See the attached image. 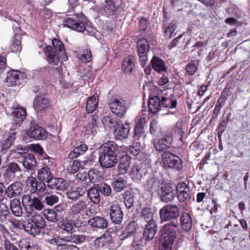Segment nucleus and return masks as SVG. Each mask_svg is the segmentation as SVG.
Returning <instances> with one entry per match:
<instances>
[{"instance_id": "1", "label": "nucleus", "mask_w": 250, "mask_h": 250, "mask_svg": "<svg viewBox=\"0 0 250 250\" xmlns=\"http://www.w3.org/2000/svg\"><path fill=\"white\" fill-rule=\"evenodd\" d=\"M0 230L4 240V248L6 250H41L37 244L31 242L27 239L20 240L18 242V248L10 242V238L13 240L15 239L12 237V235L3 225H0Z\"/></svg>"}, {"instance_id": "2", "label": "nucleus", "mask_w": 250, "mask_h": 250, "mask_svg": "<svg viewBox=\"0 0 250 250\" xmlns=\"http://www.w3.org/2000/svg\"><path fill=\"white\" fill-rule=\"evenodd\" d=\"M177 222L172 221L164 225L161 229L160 250H172V246L177 237Z\"/></svg>"}, {"instance_id": "3", "label": "nucleus", "mask_w": 250, "mask_h": 250, "mask_svg": "<svg viewBox=\"0 0 250 250\" xmlns=\"http://www.w3.org/2000/svg\"><path fill=\"white\" fill-rule=\"evenodd\" d=\"M21 202L28 213H31L35 210H41L43 208V205L39 198L28 194L22 196Z\"/></svg>"}, {"instance_id": "4", "label": "nucleus", "mask_w": 250, "mask_h": 250, "mask_svg": "<svg viewBox=\"0 0 250 250\" xmlns=\"http://www.w3.org/2000/svg\"><path fill=\"white\" fill-rule=\"evenodd\" d=\"M159 215L161 223L169 221L175 219L179 217L180 209L176 205L167 204L160 210Z\"/></svg>"}, {"instance_id": "5", "label": "nucleus", "mask_w": 250, "mask_h": 250, "mask_svg": "<svg viewBox=\"0 0 250 250\" xmlns=\"http://www.w3.org/2000/svg\"><path fill=\"white\" fill-rule=\"evenodd\" d=\"M165 168H170L179 170L182 168V163L179 157L169 151H164L161 156Z\"/></svg>"}, {"instance_id": "6", "label": "nucleus", "mask_w": 250, "mask_h": 250, "mask_svg": "<svg viewBox=\"0 0 250 250\" xmlns=\"http://www.w3.org/2000/svg\"><path fill=\"white\" fill-rule=\"evenodd\" d=\"M125 101L122 99L112 97L109 102V108L112 112L122 118L126 111Z\"/></svg>"}, {"instance_id": "7", "label": "nucleus", "mask_w": 250, "mask_h": 250, "mask_svg": "<svg viewBox=\"0 0 250 250\" xmlns=\"http://www.w3.org/2000/svg\"><path fill=\"white\" fill-rule=\"evenodd\" d=\"M158 192L161 200L165 202L171 201L175 196L174 188L170 183H162L158 187Z\"/></svg>"}, {"instance_id": "8", "label": "nucleus", "mask_w": 250, "mask_h": 250, "mask_svg": "<svg viewBox=\"0 0 250 250\" xmlns=\"http://www.w3.org/2000/svg\"><path fill=\"white\" fill-rule=\"evenodd\" d=\"M147 167L146 163L135 164L131 168L129 175L134 181H140L146 175Z\"/></svg>"}, {"instance_id": "9", "label": "nucleus", "mask_w": 250, "mask_h": 250, "mask_svg": "<svg viewBox=\"0 0 250 250\" xmlns=\"http://www.w3.org/2000/svg\"><path fill=\"white\" fill-rule=\"evenodd\" d=\"M26 184L32 193L38 194L42 193L46 189V185L44 183L38 182L36 178L32 176H30L27 178Z\"/></svg>"}, {"instance_id": "10", "label": "nucleus", "mask_w": 250, "mask_h": 250, "mask_svg": "<svg viewBox=\"0 0 250 250\" xmlns=\"http://www.w3.org/2000/svg\"><path fill=\"white\" fill-rule=\"evenodd\" d=\"M63 24L65 26L69 28L75 30L78 32H83L86 31L85 22L82 21L77 19L68 18L64 21Z\"/></svg>"}, {"instance_id": "11", "label": "nucleus", "mask_w": 250, "mask_h": 250, "mask_svg": "<svg viewBox=\"0 0 250 250\" xmlns=\"http://www.w3.org/2000/svg\"><path fill=\"white\" fill-rule=\"evenodd\" d=\"M110 218L115 224H121L124 214L120 206L117 204L112 205L109 208Z\"/></svg>"}, {"instance_id": "12", "label": "nucleus", "mask_w": 250, "mask_h": 250, "mask_svg": "<svg viewBox=\"0 0 250 250\" xmlns=\"http://www.w3.org/2000/svg\"><path fill=\"white\" fill-rule=\"evenodd\" d=\"M137 47L138 54L140 59L141 65L144 66L147 60L146 51L148 48V41L145 38L140 39L137 42Z\"/></svg>"}, {"instance_id": "13", "label": "nucleus", "mask_w": 250, "mask_h": 250, "mask_svg": "<svg viewBox=\"0 0 250 250\" xmlns=\"http://www.w3.org/2000/svg\"><path fill=\"white\" fill-rule=\"evenodd\" d=\"M27 135L30 138L35 140L44 139L47 136L45 130L38 125L30 126L27 132Z\"/></svg>"}, {"instance_id": "14", "label": "nucleus", "mask_w": 250, "mask_h": 250, "mask_svg": "<svg viewBox=\"0 0 250 250\" xmlns=\"http://www.w3.org/2000/svg\"><path fill=\"white\" fill-rule=\"evenodd\" d=\"M172 138L170 135H167L163 138L155 139L154 147L158 151H163L168 149L171 145Z\"/></svg>"}, {"instance_id": "15", "label": "nucleus", "mask_w": 250, "mask_h": 250, "mask_svg": "<svg viewBox=\"0 0 250 250\" xmlns=\"http://www.w3.org/2000/svg\"><path fill=\"white\" fill-rule=\"evenodd\" d=\"M22 184L20 182H16L11 184L5 189V194L8 198H16L22 192Z\"/></svg>"}, {"instance_id": "16", "label": "nucleus", "mask_w": 250, "mask_h": 250, "mask_svg": "<svg viewBox=\"0 0 250 250\" xmlns=\"http://www.w3.org/2000/svg\"><path fill=\"white\" fill-rule=\"evenodd\" d=\"M99 162L101 166L104 168H109L114 166L118 162L116 155L108 154L101 152Z\"/></svg>"}, {"instance_id": "17", "label": "nucleus", "mask_w": 250, "mask_h": 250, "mask_svg": "<svg viewBox=\"0 0 250 250\" xmlns=\"http://www.w3.org/2000/svg\"><path fill=\"white\" fill-rule=\"evenodd\" d=\"M157 230V226L154 220H149L144 230V239L146 241L152 240L155 236Z\"/></svg>"}, {"instance_id": "18", "label": "nucleus", "mask_w": 250, "mask_h": 250, "mask_svg": "<svg viewBox=\"0 0 250 250\" xmlns=\"http://www.w3.org/2000/svg\"><path fill=\"white\" fill-rule=\"evenodd\" d=\"M50 105L48 98L44 95H38L33 103L35 109L39 112L48 108Z\"/></svg>"}, {"instance_id": "19", "label": "nucleus", "mask_w": 250, "mask_h": 250, "mask_svg": "<svg viewBox=\"0 0 250 250\" xmlns=\"http://www.w3.org/2000/svg\"><path fill=\"white\" fill-rule=\"evenodd\" d=\"M130 130V124L128 122H125L124 125H118L114 130L115 137L119 140L126 139L128 138Z\"/></svg>"}, {"instance_id": "20", "label": "nucleus", "mask_w": 250, "mask_h": 250, "mask_svg": "<svg viewBox=\"0 0 250 250\" xmlns=\"http://www.w3.org/2000/svg\"><path fill=\"white\" fill-rule=\"evenodd\" d=\"M26 115V110L23 108L18 107L13 112V129L19 127L25 119Z\"/></svg>"}, {"instance_id": "21", "label": "nucleus", "mask_w": 250, "mask_h": 250, "mask_svg": "<svg viewBox=\"0 0 250 250\" xmlns=\"http://www.w3.org/2000/svg\"><path fill=\"white\" fill-rule=\"evenodd\" d=\"M48 186L52 189H55L59 190H63L67 188L68 184L67 182L61 178H52L48 184Z\"/></svg>"}, {"instance_id": "22", "label": "nucleus", "mask_w": 250, "mask_h": 250, "mask_svg": "<svg viewBox=\"0 0 250 250\" xmlns=\"http://www.w3.org/2000/svg\"><path fill=\"white\" fill-rule=\"evenodd\" d=\"M46 60L51 65H57L59 62V58L54 49L48 46L44 48Z\"/></svg>"}, {"instance_id": "23", "label": "nucleus", "mask_w": 250, "mask_h": 250, "mask_svg": "<svg viewBox=\"0 0 250 250\" xmlns=\"http://www.w3.org/2000/svg\"><path fill=\"white\" fill-rule=\"evenodd\" d=\"M149 111L152 114H156L161 108V97L155 96L149 98L148 103Z\"/></svg>"}, {"instance_id": "24", "label": "nucleus", "mask_w": 250, "mask_h": 250, "mask_svg": "<svg viewBox=\"0 0 250 250\" xmlns=\"http://www.w3.org/2000/svg\"><path fill=\"white\" fill-rule=\"evenodd\" d=\"M131 157L126 154L123 155L120 159L118 166V170L119 174H125L128 171L130 166Z\"/></svg>"}, {"instance_id": "25", "label": "nucleus", "mask_w": 250, "mask_h": 250, "mask_svg": "<svg viewBox=\"0 0 250 250\" xmlns=\"http://www.w3.org/2000/svg\"><path fill=\"white\" fill-rule=\"evenodd\" d=\"M60 206L56 208V210L52 209H45L43 211V215L45 218L51 222H58L62 218L60 215L58 214L57 212H59Z\"/></svg>"}, {"instance_id": "26", "label": "nucleus", "mask_w": 250, "mask_h": 250, "mask_svg": "<svg viewBox=\"0 0 250 250\" xmlns=\"http://www.w3.org/2000/svg\"><path fill=\"white\" fill-rule=\"evenodd\" d=\"M22 226L24 230L31 235H37L40 233L41 229L36 227L30 220L23 221Z\"/></svg>"}, {"instance_id": "27", "label": "nucleus", "mask_w": 250, "mask_h": 250, "mask_svg": "<svg viewBox=\"0 0 250 250\" xmlns=\"http://www.w3.org/2000/svg\"><path fill=\"white\" fill-rule=\"evenodd\" d=\"M88 224L93 228L97 229H104L107 227V222L103 217L96 216L90 218Z\"/></svg>"}, {"instance_id": "28", "label": "nucleus", "mask_w": 250, "mask_h": 250, "mask_svg": "<svg viewBox=\"0 0 250 250\" xmlns=\"http://www.w3.org/2000/svg\"><path fill=\"white\" fill-rule=\"evenodd\" d=\"M52 177L50 168L47 166L41 168L38 171V178L40 182L43 183L45 182L48 184Z\"/></svg>"}, {"instance_id": "29", "label": "nucleus", "mask_w": 250, "mask_h": 250, "mask_svg": "<svg viewBox=\"0 0 250 250\" xmlns=\"http://www.w3.org/2000/svg\"><path fill=\"white\" fill-rule=\"evenodd\" d=\"M86 191V187L83 186L68 191L66 192V195L69 199L75 200L82 196Z\"/></svg>"}, {"instance_id": "30", "label": "nucleus", "mask_w": 250, "mask_h": 250, "mask_svg": "<svg viewBox=\"0 0 250 250\" xmlns=\"http://www.w3.org/2000/svg\"><path fill=\"white\" fill-rule=\"evenodd\" d=\"M22 74L21 72L17 70H11L7 73L6 79V82L7 85L11 86L18 84L19 83V77Z\"/></svg>"}, {"instance_id": "31", "label": "nucleus", "mask_w": 250, "mask_h": 250, "mask_svg": "<svg viewBox=\"0 0 250 250\" xmlns=\"http://www.w3.org/2000/svg\"><path fill=\"white\" fill-rule=\"evenodd\" d=\"M152 68L159 73L167 71L165 62L158 57L154 56L151 61Z\"/></svg>"}, {"instance_id": "32", "label": "nucleus", "mask_w": 250, "mask_h": 250, "mask_svg": "<svg viewBox=\"0 0 250 250\" xmlns=\"http://www.w3.org/2000/svg\"><path fill=\"white\" fill-rule=\"evenodd\" d=\"M102 152L108 154L116 155V152L118 150L119 146L113 141H108L102 146Z\"/></svg>"}, {"instance_id": "33", "label": "nucleus", "mask_w": 250, "mask_h": 250, "mask_svg": "<svg viewBox=\"0 0 250 250\" xmlns=\"http://www.w3.org/2000/svg\"><path fill=\"white\" fill-rule=\"evenodd\" d=\"M10 208L11 212L15 216L20 217L22 215L23 209L19 199L14 198L11 201Z\"/></svg>"}, {"instance_id": "34", "label": "nucleus", "mask_w": 250, "mask_h": 250, "mask_svg": "<svg viewBox=\"0 0 250 250\" xmlns=\"http://www.w3.org/2000/svg\"><path fill=\"white\" fill-rule=\"evenodd\" d=\"M134 57L129 55L125 58L123 62L122 69L125 73L130 74L134 67Z\"/></svg>"}, {"instance_id": "35", "label": "nucleus", "mask_w": 250, "mask_h": 250, "mask_svg": "<svg viewBox=\"0 0 250 250\" xmlns=\"http://www.w3.org/2000/svg\"><path fill=\"white\" fill-rule=\"evenodd\" d=\"M182 229L186 231H189L192 228V218L190 215L186 212L183 213L180 218Z\"/></svg>"}, {"instance_id": "36", "label": "nucleus", "mask_w": 250, "mask_h": 250, "mask_svg": "<svg viewBox=\"0 0 250 250\" xmlns=\"http://www.w3.org/2000/svg\"><path fill=\"white\" fill-rule=\"evenodd\" d=\"M99 104V96L94 94L87 99L86 110L88 113H92L97 108Z\"/></svg>"}, {"instance_id": "37", "label": "nucleus", "mask_w": 250, "mask_h": 250, "mask_svg": "<svg viewBox=\"0 0 250 250\" xmlns=\"http://www.w3.org/2000/svg\"><path fill=\"white\" fill-rule=\"evenodd\" d=\"M22 159L23 166L26 169H32L37 166L36 158L32 154H28Z\"/></svg>"}, {"instance_id": "38", "label": "nucleus", "mask_w": 250, "mask_h": 250, "mask_svg": "<svg viewBox=\"0 0 250 250\" xmlns=\"http://www.w3.org/2000/svg\"><path fill=\"white\" fill-rule=\"evenodd\" d=\"M52 43L54 49L61 53V57L62 59L65 61L67 60V56L64 51V47L63 43L58 39H54L52 41Z\"/></svg>"}, {"instance_id": "39", "label": "nucleus", "mask_w": 250, "mask_h": 250, "mask_svg": "<svg viewBox=\"0 0 250 250\" xmlns=\"http://www.w3.org/2000/svg\"><path fill=\"white\" fill-rule=\"evenodd\" d=\"M99 188L96 187L90 188L87 191V196L90 201L95 204H98L100 202L101 197Z\"/></svg>"}, {"instance_id": "40", "label": "nucleus", "mask_w": 250, "mask_h": 250, "mask_svg": "<svg viewBox=\"0 0 250 250\" xmlns=\"http://www.w3.org/2000/svg\"><path fill=\"white\" fill-rule=\"evenodd\" d=\"M88 149L85 144H82L76 146L69 154V158L73 159L83 154Z\"/></svg>"}, {"instance_id": "41", "label": "nucleus", "mask_w": 250, "mask_h": 250, "mask_svg": "<svg viewBox=\"0 0 250 250\" xmlns=\"http://www.w3.org/2000/svg\"><path fill=\"white\" fill-rule=\"evenodd\" d=\"M65 242H70L80 244L84 242L85 237L83 235L73 234L72 232L69 235L64 237Z\"/></svg>"}, {"instance_id": "42", "label": "nucleus", "mask_w": 250, "mask_h": 250, "mask_svg": "<svg viewBox=\"0 0 250 250\" xmlns=\"http://www.w3.org/2000/svg\"><path fill=\"white\" fill-rule=\"evenodd\" d=\"M87 204L85 201L81 200L73 204L71 207V212L75 214L81 213L83 212L87 208Z\"/></svg>"}, {"instance_id": "43", "label": "nucleus", "mask_w": 250, "mask_h": 250, "mask_svg": "<svg viewBox=\"0 0 250 250\" xmlns=\"http://www.w3.org/2000/svg\"><path fill=\"white\" fill-rule=\"evenodd\" d=\"M112 186L114 191L121 192L125 188L126 181L123 178H118L113 182Z\"/></svg>"}, {"instance_id": "44", "label": "nucleus", "mask_w": 250, "mask_h": 250, "mask_svg": "<svg viewBox=\"0 0 250 250\" xmlns=\"http://www.w3.org/2000/svg\"><path fill=\"white\" fill-rule=\"evenodd\" d=\"M36 227L40 229L45 226V221L41 214L36 213L31 217L30 220Z\"/></svg>"}, {"instance_id": "45", "label": "nucleus", "mask_w": 250, "mask_h": 250, "mask_svg": "<svg viewBox=\"0 0 250 250\" xmlns=\"http://www.w3.org/2000/svg\"><path fill=\"white\" fill-rule=\"evenodd\" d=\"M59 227L63 231H66L70 234L73 232V222L71 220L61 221L58 222Z\"/></svg>"}, {"instance_id": "46", "label": "nucleus", "mask_w": 250, "mask_h": 250, "mask_svg": "<svg viewBox=\"0 0 250 250\" xmlns=\"http://www.w3.org/2000/svg\"><path fill=\"white\" fill-rule=\"evenodd\" d=\"M103 5L104 10L108 15H113L116 9L113 0H104Z\"/></svg>"}, {"instance_id": "47", "label": "nucleus", "mask_w": 250, "mask_h": 250, "mask_svg": "<svg viewBox=\"0 0 250 250\" xmlns=\"http://www.w3.org/2000/svg\"><path fill=\"white\" fill-rule=\"evenodd\" d=\"M161 102L162 107H165L168 108H173L176 107L177 105V101L176 100H173L170 98L166 97H161Z\"/></svg>"}, {"instance_id": "48", "label": "nucleus", "mask_w": 250, "mask_h": 250, "mask_svg": "<svg viewBox=\"0 0 250 250\" xmlns=\"http://www.w3.org/2000/svg\"><path fill=\"white\" fill-rule=\"evenodd\" d=\"M16 132L9 133V135L1 143V146L3 149H8L14 143L15 140Z\"/></svg>"}, {"instance_id": "49", "label": "nucleus", "mask_w": 250, "mask_h": 250, "mask_svg": "<svg viewBox=\"0 0 250 250\" xmlns=\"http://www.w3.org/2000/svg\"><path fill=\"white\" fill-rule=\"evenodd\" d=\"M46 241L49 244L53 246H56L57 250H59V247H63V246L65 244L64 243V242H65L64 237L60 238L57 237L56 238L48 239Z\"/></svg>"}, {"instance_id": "50", "label": "nucleus", "mask_w": 250, "mask_h": 250, "mask_svg": "<svg viewBox=\"0 0 250 250\" xmlns=\"http://www.w3.org/2000/svg\"><path fill=\"white\" fill-rule=\"evenodd\" d=\"M134 198L132 194L129 191L125 192L124 196V203L127 208L130 209L133 206Z\"/></svg>"}, {"instance_id": "51", "label": "nucleus", "mask_w": 250, "mask_h": 250, "mask_svg": "<svg viewBox=\"0 0 250 250\" xmlns=\"http://www.w3.org/2000/svg\"><path fill=\"white\" fill-rule=\"evenodd\" d=\"M87 129L90 130L92 134L97 133L99 130L97 116L93 115L92 116L91 120L88 125Z\"/></svg>"}, {"instance_id": "52", "label": "nucleus", "mask_w": 250, "mask_h": 250, "mask_svg": "<svg viewBox=\"0 0 250 250\" xmlns=\"http://www.w3.org/2000/svg\"><path fill=\"white\" fill-rule=\"evenodd\" d=\"M9 214L8 207L6 204L0 203V223H3L6 220V217Z\"/></svg>"}, {"instance_id": "53", "label": "nucleus", "mask_w": 250, "mask_h": 250, "mask_svg": "<svg viewBox=\"0 0 250 250\" xmlns=\"http://www.w3.org/2000/svg\"><path fill=\"white\" fill-rule=\"evenodd\" d=\"M177 25V22L176 21H172L165 29V36L166 38L169 39L172 37V34L176 29Z\"/></svg>"}, {"instance_id": "54", "label": "nucleus", "mask_w": 250, "mask_h": 250, "mask_svg": "<svg viewBox=\"0 0 250 250\" xmlns=\"http://www.w3.org/2000/svg\"><path fill=\"white\" fill-rule=\"evenodd\" d=\"M102 122L105 128L115 127L117 125V122L108 116L103 118Z\"/></svg>"}, {"instance_id": "55", "label": "nucleus", "mask_w": 250, "mask_h": 250, "mask_svg": "<svg viewBox=\"0 0 250 250\" xmlns=\"http://www.w3.org/2000/svg\"><path fill=\"white\" fill-rule=\"evenodd\" d=\"M145 129L135 127L133 136V141H143L145 136Z\"/></svg>"}, {"instance_id": "56", "label": "nucleus", "mask_w": 250, "mask_h": 250, "mask_svg": "<svg viewBox=\"0 0 250 250\" xmlns=\"http://www.w3.org/2000/svg\"><path fill=\"white\" fill-rule=\"evenodd\" d=\"M21 169L20 166L16 163L11 162L9 163L6 168L7 174H14L16 172H21Z\"/></svg>"}, {"instance_id": "57", "label": "nucleus", "mask_w": 250, "mask_h": 250, "mask_svg": "<svg viewBox=\"0 0 250 250\" xmlns=\"http://www.w3.org/2000/svg\"><path fill=\"white\" fill-rule=\"evenodd\" d=\"M81 167V163L78 160L72 162L67 168V171L70 173H74L76 172Z\"/></svg>"}, {"instance_id": "58", "label": "nucleus", "mask_w": 250, "mask_h": 250, "mask_svg": "<svg viewBox=\"0 0 250 250\" xmlns=\"http://www.w3.org/2000/svg\"><path fill=\"white\" fill-rule=\"evenodd\" d=\"M135 142L136 143H134V144L130 147L129 150L130 153L134 156L138 155L143 149V146L140 144V142Z\"/></svg>"}, {"instance_id": "59", "label": "nucleus", "mask_w": 250, "mask_h": 250, "mask_svg": "<svg viewBox=\"0 0 250 250\" xmlns=\"http://www.w3.org/2000/svg\"><path fill=\"white\" fill-rule=\"evenodd\" d=\"M137 228V224L135 221H131L130 222L127 227L125 228V230L128 234H129L131 236L136 234V229Z\"/></svg>"}, {"instance_id": "60", "label": "nucleus", "mask_w": 250, "mask_h": 250, "mask_svg": "<svg viewBox=\"0 0 250 250\" xmlns=\"http://www.w3.org/2000/svg\"><path fill=\"white\" fill-rule=\"evenodd\" d=\"M81 62H90L92 59V55L91 51L88 50H85L79 56Z\"/></svg>"}, {"instance_id": "61", "label": "nucleus", "mask_w": 250, "mask_h": 250, "mask_svg": "<svg viewBox=\"0 0 250 250\" xmlns=\"http://www.w3.org/2000/svg\"><path fill=\"white\" fill-rule=\"evenodd\" d=\"M58 201L59 198L57 196L54 195H47L45 197L44 202L47 205L52 206L55 204L58 203Z\"/></svg>"}, {"instance_id": "62", "label": "nucleus", "mask_w": 250, "mask_h": 250, "mask_svg": "<svg viewBox=\"0 0 250 250\" xmlns=\"http://www.w3.org/2000/svg\"><path fill=\"white\" fill-rule=\"evenodd\" d=\"M99 189L105 196H109L111 193L110 186L106 183L102 184Z\"/></svg>"}, {"instance_id": "63", "label": "nucleus", "mask_w": 250, "mask_h": 250, "mask_svg": "<svg viewBox=\"0 0 250 250\" xmlns=\"http://www.w3.org/2000/svg\"><path fill=\"white\" fill-rule=\"evenodd\" d=\"M153 214L151 211V210L149 208H144L142 211V216L146 220H153L152 219Z\"/></svg>"}, {"instance_id": "64", "label": "nucleus", "mask_w": 250, "mask_h": 250, "mask_svg": "<svg viewBox=\"0 0 250 250\" xmlns=\"http://www.w3.org/2000/svg\"><path fill=\"white\" fill-rule=\"evenodd\" d=\"M28 150L26 146H17L13 149L10 150L11 154L12 152L16 153L19 154H24L28 152Z\"/></svg>"}]
</instances>
